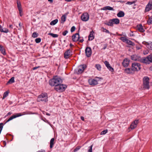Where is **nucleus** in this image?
Returning <instances> with one entry per match:
<instances>
[{
  "instance_id": "f257e3e1",
  "label": "nucleus",
  "mask_w": 152,
  "mask_h": 152,
  "mask_svg": "<svg viewBox=\"0 0 152 152\" xmlns=\"http://www.w3.org/2000/svg\"><path fill=\"white\" fill-rule=\"evenodd\" d=\"M62 81L61 79L57 76L54 77L53 79L50 80L49 84L52 86L56 87L59 84L62 83Z\"/></svg>"
},
{
  "instance_id": "f03ea898",
  "label": "nucleus",
  "mask_w": 152,
  "mask_h": 152,
  "mask_svg": "<svg viewBox=\"0 0 152 152\" xmlns=\"http://www.w3.org/2000/svg\"><path fill=\"white\" fill-rule=\"evenodd\" d=\"M37 101L38 102L42 101L47 102L48 101V97L47 94H42L39 95Z\"/></svg>"
},
{
  "instance_id": "7ed1b4c3",
  "label": "nucleus",
  "mask_w": 152,
  "mask_h": 152,
  "mask_svg": "<svg viewBox=\"0 0 152 152\" xmlns=\"http://www.w3.org/2000/svg\"><path fill=\"white\" fill-rule=\"evenodd\" d=\"M67 87V86L65 85L59 84L56 87H55V89L57 91L61 92L64 91Z\"/></svg>"
},
{
  "instance_id": "20e7f679",
  "label": "nucleus",
  "mask_w": 152,
  "mask_h": 152,
  "mask_svg": "<svg viewBox=\"0 0 152 152\" xmlns=\"http://www.w3.org/2000/svg\"><path fill=\"white\" fill-rule=\"evenodd\" d=\"M149 78L148 77H146L143 78V86L145 89H148L149 86Z\"/></svg>"
},
{
  "instance_id": "39448f33",
  "label": "nucleus",
  "mask_w": 152,
  "mask_h": 152,
  "mask_svg": "<svg viewBox=\"0 0 152 152\" xmlns=\"http://www.w3.org/2000/svg\"><path fill=\"white\" fill-rule=\"evenodd\" d=\"M131 67L134 72L139 71L141 69L140 64L137 63L135 62L132 63Z\"/></svg>"
},
{
  "instance_id": "423d86ee",
  "label": "nucleus",
  "mask_w": 152,
  "mask_h": 152,
  "mask_svg": "<svg viewBox=\"0 0 152 152\" xmlns=\"http://www.w3.org/2000/svg\"><path fill=\"white\" fill-rule=\"evenodd\" d=\"M86 67V66L85 64L80 65L78 67V69L77 70V74L82 73Z\"/></svg>"
},
{
  "instance_id": "0eeeda50",
  "label": "nucleus",
  "mask_w": 152,
  "mask_h": 152,
  "mask_svg": "<svg viewBox=\"0 0 152 152\" xmlns=\"http://www.w3.org/2000/svg\"><path fill=\"white\" fill-rule=\"evenodd\" d=\"M89 15L87 12L82 14L81 16V20L83 21H87L89 19Z\"/></svg>"
},
{
  "instance_id": "6e6552de",
  "label": "nucleus",
  "mask_w": 152,
  "mask_h": 152,
  "mask_svg": "<svg viewBox=\"0 0 152 152\" xmlns=\"http://www.w3.org/2000/svg\"><path fill=\"white\" fill-rule=\"evenodd\" d=\"M138 122V120H135L132 123L130 127L129 128V129H133L137 127Z\"/></svg>"
},
{
  "instance_id": "1a4fd4ad",
  "label": "nucleus",
  "mask_w": 152,
  "mask_h": 152,
  "mask_svg": "<svg viewBox=\"0 0 152 152\" xmlns=\"http://www.w3.org/2000/svg\"><path fill=\"white\" fill-rule=\"evenodd\" d=\"M72 52L70 49L67 50L64 53V58L67 59L69 58L72 55Z\"/></svg>"
},
{
  "instance_id": "9d476101",
  "label": "nucleus",
  "mask_w": 152,
  "mask_h": 152,
  "mask_svg": "<svg viewBox=\"0 0 152 152\" xmlns=\"http://www.w3.org/2000/svg\"><path fill=\"white\" fill-rule=\"evenodd\" d=\"M88 82L90 85L93 86L96 85L98 83L97 81L95 79H90L88 80Z\"/></svg>"
},
{
  "instance_id": "9b49d317",
  "label": "nucleus",
  "mask_w": 152,
  "mask_h": 152,
  "mask_svg": "<svg viewBox=\"0 0 152 152\" xmlns=\"http://www.w3.org/2000/svg\"><path fill=\"white\" fill-rule=\"evenodd\" d=\"M104 63L109 70L112 72L113 71L114 69L113 68L110 66V64L108 61H105L104 62Z\"/></svg>"
},
{
  "instance_id": "f8f14e48",
  "label": "nucleus",
  "mask_w": 152,
  "mask_h": 152,
  "mask_svg": "<svg viewBox=\"0 0 152 152\" xmlns=\"http://www.w3.org/2000/svg\"><path fill=\"white\" fill-rule=\"evenodd\" d=\"M141 57L138 55H134L131 56V59L134 61H140Z\"/></svg>"
},
{
  "instance_id": "ddd939ff",
  "label": "nucleus",
  "mask_w": 152,
  "mask_h": 152,
  "mask_svg": "<svg viewBox=\"0 0 152 152\" xmlns=\"http://www.w3.org/2000/svg\"><path fill=\"white\" fill-rule=\"evenodd\" d=\"M85 53L87 57L90 56L91 54V48L88 47H87L85 50Z\"/></svg>"
},
{
  "instance_id": "4468645a",
  "label": "nucleus",
  "mask_w": 152,
  "mask_h": 152,
  "mask_svg": "<svg viewBox=\"0 0 152 152\" xmlns=\"http://www.w3.org/2000/svg\"><path fill=\"white\" fill-rule=\"evenodd\" d=\"M72 40L74 42H77L79 40L80 36L79 34L76 33L72 35Z\"/></svg>"
},
{
  "instance_id": "2eb2a0df",
  "label": "nucleus",
  "mask_w": 152,
  "mask_h": 152,
  "mask_svg": "<svg viewBox=\"0 0 152 152\" xmlns=\"http://www.w3.org/2000/svg\"><path fill=\"white\" fill-rule=\"evenodd\" d=\"M152 9V1L149 2L148 4L146 5L145 7L146 11L148 12L149 11Z\"/></svg>"
},
{
  "instance_id": "dca6fc26",
  "label": "nucleus",
  "mask_w": 152,
  "mask_h": 152,
  "mask_svg": "<svg viewBox=\"0 0 152 152\" xmlns=\"http://www.w3.org/2000/svg\"><path fill=\"white\" fill-rule=\"evenodd\" d=\"M140 61L142 63L146 64H149L148 56H147L146 57H144L142 58H141L140 60Z\"/></svg>"
},
{
  "instance_id": "f3484780",
  "label": "nucleus",
  "mask_w": 152,
  "mask_h": 152,
  "mask_svg": "<svg viewBox=\"0 0 152 152\" xmlns=\"http://www.w3.org/2000/svg\"><path fill=\"white\" fill-rule=\"evenodd\" d=\"M137 30L140 32H142L145 31V30L143 26L141 24L138 25L137 26Z\"/></svg>"
},
{
  "instance_id": "a211bd4d",
  "label": "nucleus",
  "mask_w": 152,
  "mask_h": 152,
  "mask_svg": "<svg viewBox=\"0 0 152 152\" xmlns=\"http://www.w3.org/2000/svg\"><path fill=\"white\" fill-rule=\"evenodd\" d=\"M124 71L126 73L130 74H133L134 72L132 68H126L124 69Z\"/></svg>"
},
{
  "instance_id": "6ab92c4d",
  "label": "nucleus",
  "mask_w": 152,
  "mask_h": 152,
  "mask_svg": "<svg viewBox=\"0 0 152 152\" xmlns=\"http://www.w3.org/2000/svg\"><path fill=\"white\" fill-rule=\"evenodd\" d=\"M129 60L127 58H125L122 62V65L125 67H127L129 65Z\"/></svg>"
},
{
  "instance_id": "aec40b11",
  "label": "nucleus",
  "mask_w": 152,
  "mask_h": 152,
  "mask_svg": "<svg viewBox=\"0 0 152 152\" xmlns=\"http://www.w3.org/2000/svg\"><path fill=\"white\" fill-rule=\"evenodd\" d=\"M68 13H66L62 16L61 18V23H64L66 21Z\"/></svg>"
},
{
  "instance_id": "412c9836",
  "label": "nucleus",
  "mask_w": 152,
  "mask_h": 152,
  "mask_svg": "<svg viewBox=\"0 0 152 152\" xmlns=\"http://www.w3.org/2000/svg\"><path fill=\"white\" fill-rule=\"evenodd\" d=\"M18 117H19V113H17L15 115H12L7 120V121L5 122V124L12 120L13 119Z\"/></svg>"
},
{
  "instance_id": "4be33fe9",
  "label": "nucleus",
  "mask_w": 152,
  "mask_h": 152,
  "mask_svg": "<svg viewBox=\"0 0 152 152\" xmlns=\"http://www.w3.org/2000/svg\"><path fill=\"white\" fill-rule=\"evenodd\" d=\"M143 43L145 45L148 49L152 50V42L148 43L144 42H143Z\"/></svg>"
},
{
  "instance_id": "5701e85b",
  "label": "nucleus",
  "mask_w": 152,
  "mask_h": 152,
  "mask_svg": "<svg viewBox=\"0 0 152 152\" xmlns=\"http://www.w3.org/2000/svg\"><path fill=\"white\" fill-rule=\"evenodd\" d=\"M104 24L109 26H113V25L112 19L108 21H106Z\"/></svg>"
},
{
  "instance_id": "b1692460",
  "label": "nucleus",
  "mask_w": 152,
  "mask_h": 152,
  "mask_svg": "<svg viewBox=\"0 0 152 152\" xmlns=\"http://www.w3.org/2000/svg\"><path fill=\"white\" fill-rule=\"evenodd\" d=\"M94 32L92 31L90 32V34L88 36V40H92L94 38Z\"/></svg>"
},
{
  "instance_id": "393cba45",
  "label": "nucleus",
  "mask_w": 152,
  "mask_h": 152,
  "mask_svg": "<svg viewBox=\"0 0 152 152\" xmlns=\"http://www.w3.org/2000/svg\"><path fill=\"white\" fill-rule=\"evenodd\" d=\"M102 10H114V9L113 7H111L109 6L105 7H103L102 9Z\"/></svg>"
},
{
  "instance_id": "a878e982",
  "label": "nucleus",
  "mask_w": 152,
  "mask_h": 152,
  "mask_svg": "<svg viewBox=\"0 0 152 152\" xmlns=\"http://www.w3.org/2000/svg\"><path fill=\"white\" fill-rule=\"evenodd\" d=\"M0 31L6 33H7L9 31L8 29L5 28H3L1 26L0 27Z\"/></svg>"
},
{
  "instance_id": "bb28decb",
  "label": "nucleus",
  "mask_w": 152,
  "mask_h": 152,
  "mask_svg": "<svg viewBox=\"0 0 152 152\" xmlns=\"http://www.w3.org/2000/svg\"><path fill=\"white\" fill-rule=\"evenodd\" d=\"M112 20L113 24H117L119 23V20L118 18H113Z\"/></svg>"
},
{
  "instance_id": "cd10ccee",
  "label": "nucleus",
  "mask_w": 152,
  "mask_h": 152,
  "mask_svg": "<svg viewBox=\"0 0 152 152\" xmlns=\"http://www.w3.org/2000/svg\"><path fill=\"white\" fill-rule=\"evenodd\" d=\"M124 15V13L122 11H120L117 14V16L119 17H123Z\"/></svg>"
},
{
  "instance_id": "c85d7f7f",
  "label": "nucleus",
  "mask_w": 152,
  "mask_h": 152,
  "mask_svg": "<svg viewBox=\"0 0 152 152\" xmlns=\"http://www.w3.org/2000/svg\"><path fill=\"white\" fill-rule=\"evenodd\" d=\"M14 82V77H12L9 80L7 83V85L11 84Z\"/></svg>"
},
{
  "instance_id": "c756f323",
  "label": "nucleus",
  "mask_w": 152,
  "mask_h": 152,
  "mask_svg": "<svg viewBox=\"0 0 152 152\" xmlns=\"http://www.w3.org/2000/svg\"><path fill=\"white\" fill-rule=\"evenodd\" d=\"M0 51L4 55H5L6 54V53L5 52V50L3 46L0 47Z\"/></svg>"
},
{
  "instance_id": "7c9ffc66",
  "label": "nucleus",
  "mask_w": 152,
  "mask_h": 152,
  "mask_svg": "<svg viewBox=\"0 0 152 152\" xmlns=\"http://www.w3.org/2000/svg\"><path fill=\"white\" fill-rule=\"evenodd\" d=\"M126 42L128 44L130 45L133 46L134 45V43L132 41L128 39L126 40Z\"/></svg>"
},
{
  "instance_id": "2f4dec72",
  "label": "nucleus",
  "mask_w": 152,
  "mask_h": 152,
  "mask_svg": "<svg viewBox=\"0 0 152 152\" xmlns=\"http://www.w3.org/2000/svg\"><path fill=\"white\" fill-rule=\"evenodd\" d=\"M54 139L52 138L51 139L50 141V147L51 148H52L54 144Z\"/></svg>"
},
{
  "instance_id": "473e14b6",
  "label": "nucleus",
  "mask_w": 152,
  "mask_h": 152,
  "mask_svg": "<svg viewBox=\"0 0 152 152\" xmlns=\"http://www.w3.org/2000/svg\"><path fill=\"white\" fill-rule=\"evenodd\" d=\"M58 20L57 19L54 20L50 23V25H54L58 22Z\"/></svg>"
},
{
  "instance_id": "72a5a7b5",
  "label": "nucleus",
  "mask_w": 152,
  "mask_h": 152,
  "mask_svg": "<svg viewBox=\"0 0 152 152\" xmlns=\"http://www.w3.org/2000/svg\"><path fill=\"white\" fill-rule=\"evenodd\" d=\"M95 67L99 71H100L101 70V66L99 64H96L95 65Z\"/></svg>"
},
{
  "instance_id": "f704fd0d",
  "label": "nucleus",
  "mask_w": 152,
  "mask_h": 152,
  "mask_svg": "<svg viewBox=\"0 0 152 152\" xmlns=\"http://www.w3.org/2000/svg\"><path fill=\"white\" fill-rule=\"evenodd\" d=\"M147 23L149 25L152 24V16L150 17L148 20Z\"/></svg>"
},
{
  "instance_id": "c9c22d12",
  "label": "nucleus",
  "mask_w": 152,
  "mask_h": 152,
  "mask_svg": "<svg viewBox=\"0 0 152 152\" xmlns=\"http://www.w3.org/2000/svg\"><path fill=\"white\" fill-rule=\"evenodd\" d=\"M9 93L8 91H6L4 93L3 99H4L8 96Z\"/></svg>"
},
{
  "instance_id": "e433bc0d",
  "label": "nucleus",
  "mask_w": 152,
  "mask_h": 152,
  "mask_svg": "<svg viewBox=\"0 0 152 152\" xmlns=\"http://www.w3.org/2000/svg\"><path fill=\"white\" fill-rule=\"evenodd\" d=\"M149 63L152 62V55L148 56Z\"/></svg>"
},
{
  "instance_id": "4c0bfd02",
  "label": "nucleus",
  "mask_w": 152,
  "mask_h": 152,
  "mask_svg": "<svg viewBox=\"0 0 152 152\" xmlns=\"http://www.w3.org/2000/svg\"><path fill=\"white\" fill-rule=\"evenodd\" d=\"M48 35L51 36L53 37H58V35L57 34H54L52 33H49Z\"/></svg>"
},
{
  "instance_id": "58836bf2",
  "label": "nucleus",
  "mask_w": 152,
  "mask_h": 152,
  "mask_svg": "<svg viewBox=\"0 0 152 152\" xmlns=\"http://www.w3.org/2000/svg\"><path fill=\"white\" fill-rule=\"evenodd\" d=\"M120 39L123 42H126V40L127 39L124 37H122L120 38Z\"/></svg>"
},
{
  "instance_id": "ea45409f",
  "label": "nucleus",
  "mask_w": 152,
  "mask_h": 152,
  "mask_svg": "<svg viewBox=\"0 0 152 152\" xmlns=\"http://www.w3.org/2000/svg\"><path fill=\"white\" fill-rule=\"evenodd\" d=\"M102 28L103 29L102 31L103 32H105V33H108V34L110 33V32L108 30H107V29H106L103 27H102Z\"/></svg>"
},
{
  "instance_id": "a19ab883",
  "label": "nucleus",
  "mask_w": 152,
  "mask_h": 152,
  "mask_svg": "<svg viewBox=\"0 0 152 152\" xmlns=\"http://www.w3.org/2000/svg\"><path fill=\"white\" fill-rule=\"evenodd\" d=\"M38 34L35 32H34L32 34V37L34 38L37 37L38 36Z\"/></svg>"
},
{
  "instance_id": "79ce46f5",
  "label": "nucleus",
  "mask_w": 152,
  "mask_h": 152,
  "mask_svg": "<svg viewBox=\"0 0 152 152\" xmlns=\"http://www.w3.org/2000/svg\"><path fill=\"white\" fill-rule=\"evenodd\" d=\"M135 1H128L126 3V4H128V5H131L132 4L135 3Z\"/></svg>"
},
{
  "instance_id": "37998d69",
  "label": "nucleus",
  "mask_w": 152,
  "mask_h": 152,
  "mask_svg": "<svg viewBox=\"0 0 152 152\" xmlns=\"http://www.w3.org/2000/svg\"><path fill=\"white\" fill-rule=\"evenodd\" d=\"M41 39L40 38H37L35 39V41L37 43H39L40 42Z\"/></svg>"
},
{
  "instance_id": "c03bdc74",
  "label": "nucleus",
  "mask_w": 152,
  "mask_h": 152,
  "mask_svg": "<svg viewBox=\"0 0 152 152\" xmlns=\"http://www.w3.org/2000/svg\"><path fill=\"white\" fill-rule=\"evenodd\" d=\"M107 132V130H106L102 131L101 133V135L104 134H106Z\"/></svg>"
},
{
  "instance_id": "a18cd8bd",
  "label": "nucleus",
  "mask_w": 152,
  "mask_h": 152,
  "mask_svg": "<svg viewBox=\"0 0 152 152\" xmlns=\"http://www.w3.org/2000/svg\"><path fill=\"white\" fill-rule=\"evenodd\" d=\"M75 29V26H73L71 29V31L72 32L74 31Z\"/></svg>"
},
{
  "instance_id": "49530a36",
  "label": "nucleus",
  "mask_w": 152,
  "mask_h": 152,
  "mask_svg": "<svg viewBox=\"0 0 152 152\" xmlns=\"http://www.w3.org/2000/svg\"><path fill=\"white\" fill-rule=\"evenodd\" d=\"M93 147V145H91V146L89 147L90 148L88 150V152H92V148Z\"/></svg>"
},
{
  "instance_id": "de8ad7c7",
  "label": "nucleus",
  "mask_w": 152,
  "mask_h": 152,
  "mask_svg": "<svg viewBox=\"0 0 152 152\" xmlns=\"http://www.w3.org/2000/svg\"><path fill=\"white\" fill-rule=\"evenodd\" d=\"M68 31L67 30L65 31H63L62 33V34L64 36H65L68 33Z\"/></svg>"
},
{
  "instance_id": "09e8293b",
  "label": "nucleus",
  "mask_w": 152,
  "mask_h": 152,
  "mask_svg": "<svg viewBox=\"0 0 152 152\" xmlns=\"http://www.w3.org/2000/svg\"><path fill=\"white\" fill-rule=\"evenodd\" d=\"M20 16H22L23 15V13L22 12V11L20 8Z\"/></svg>"
},
{
  "instance_id": "8fccbe9b",
  "label": "nucleus",
  "mask_w": 152,
  "mask_h": 152,
  "mask_svg": "<svg viewBox=\"0 0 152 152\" xmlns=\"http://www.w3.org/2000/svg\"><path fill=\"white\" fill-rule=\"evenodd\" d=\"M39 67H40L39 66H37V67H35L33 68V70H35L36 69H37V68H39Z\"/></svg>"
},
{
  "instance_id": "3c124183",
  "label": "nucleus",
  "mask_w": 152,
  "mask_h": 152,
  "mask_svg": "<svg viewBox=\"0 0 152 152\" xmlns=\"http://www.w3.org/2000/svg\"><path fill=\"white\" fill-rule=\"evenodd\" d=\"M45 152V150H41L40 151H37L36 152Z\"/></svg>"
},
{
  "instance_id": "603ef678",
  "label": "nucleus",
  "mask_w": 152,
  "mask_h": 152,
  "mask_svg": "<svg viewBox=\"0 0 152 152\" xmlns=\"http://www.w3.org/2000/svg\"><path fill=\"white\" fill-rule=\"evenodd\" d=\"M79 40V42H82L84 41V40L83 39H80Z\"/></svg>"
},
{
  "instance_id": "864d4df0",
  "label": "nucleus",
  "mask_w": 152,
  "mask_h": 152,
  "mask_svg": "<svg viewBox=\"0 0 152 152\" xmlns=\"http://www.w3.org/2000/svg\"><path fill=\"white\" fill-rule=\"evenodd\" d=\"M79 148H76V149H74V151L75 152L77 151V150H78L79 149Z\"/></svg>"
},
{
  "instance_id": "5fc2aeb1",
  "label": "nucleus",
  "mask_w": 152,
  "mask_h": 152,
  "mask_svg": "<svg viewBox=\"0 0 152 152\" xmlns=\"http://www.w3.org/2000/svg\"><path fill=\"white\" fill-rule=\"evenodd\" d=\"M17 4L18 9L19 10V3H18V1H17Z\"/></svg>"
},
{
  "instance_id": "6e6d98bb",
  "label": "nucleus",
  "mask_w": 152,
  "mask_h": 152,
  "mask_svg": "<svg viewBox=\"0 0 152 152\" xmlns=\"http://www.w3.org/2000/svg\"><path fill=\"white\" fill-rule=\"evenodd\" d=\"M9 28H10L11 29L12 28V25H10L9 26Z\"/></svg>"
},
{
  "instance_id": "4d7b16f0",
  "label": "nucleus",
  "mask_w": 152,
  "mask_h": 152,
  "mask_svg": "<svg viewBox=\"0 0 152 152\" xmlns=\"http://www.w3.org/2000/svg\"><path fill=\"white\" fill-rule=\"evenodd\" d=\"M12 114V113L11 112H9L7 114V115H10Z\"/></svg>"
},
{
  "instance_id": "13d9d810",
  "label": "nucleus",
  "mask_w": 152,
  "mask_h": 152,
  "mask_svg": "<svg viewBox=\"0 0 152 152\" xmlns=\"http://www.w3.org/2000/svg\"><path fill=\"white\" fill-rule=\"evenodd\" d=\"M81 119L83 121H84V117H81Z\"/></svg>"
},
{
  "instance_id": "bf43d9fd",
  "label": "nucleus",
  "mask_w": 152,
  "mask_h": 152,
  "mask_svg": "<svg viewBox=\"0 0 152 152\" xmlns=\"http://www.w3.org/2000/svg\"><path fill=\"white\" fill-rule=\"evenodd\" d=\"M50 2H52L53 0H48Z\"/></svg>"
},
{
  "instance_id": "052dcab7",
  "label": "nucleus",
  "mask_w": 152,
  "mask_h": 152,
  "mask_svg": "<svg viewBox=\"0 0 152 152\" xmlns=\"http://www.w3.org/2000/svg\"><path fill=\"white\" fill-rule=\"evenodd\" d=\"M107 46V45H105V46H104V47L103 48V49H105L106 48Z\"/></svg>"
},
{
  "instance_id": "680f3d73",
  "label": "nucleus",
  "mask_w": 152,
  "mask_h": 152,
  "mask_svg": "<svg viewBox=\"0 0 152 152\" xmlns=\"http://www.w3.org/2000/svg\"><path fill=\"white\" fill-rule=\"evenodd\" d=\"M118 1V2H121L122 3H124V1Z\"/></svg>"
},
{
  "instance_id": "e2e57ef3",
  "label": "nucleus",
  "mask_w": 152,
  "mask_h": 152,
  "mask_svg": "<svg viewBox=\"0 0 152 152\" xmlns=\"http://www.w3.org/2000/svg\"><path fill=\"white\" fill-rule=\"evenodd\" d=\"M65 1H68V2L71 1L70 0H65Z\"/></svg>"
},
{
  "instance_id": "0e129e2a",
  "label": "nucleus",
  "mask_w": 152,
  "mask_h": 152,
  "mask_svg": "<svg viewBox=\"0 0 152 152\" xmlns=\"http://www.w3.org/2000/svg\"><path fill=\"white\" fill-rule=\"evenodd\" d=\"M46 115H48L50 116V114L47 113Z\"/></svg>"
},
{
  "instance_id": "69168bd1",
  "label": "nucleus",
  "mask_w": 152,
  "mask_h": 152,
  "mask_svg": "<svg viewBox=\"0 0 152 152\" xmlns=\"http://www.w3.org/2000/svg\"><path fill=\"white\" fill-rule=\"evenodd\" d=\"M70 45L71 47L73 45H72V44H70Z\"/></svg>"
},
{
  "instance_id": "338daca9",
  "label": "nucleus",
  "mask_w": 152,
  "mask_h": 152,
  "mask_svg": "<svg viewBox=\"0 0 152 152\" xmlns=\"http://www.w3.org/2000/svg\"><path fill=\"white\" fill-rule=\"evenodd\" d=\"M19 115H20V116L22 115L20 113Z\"/></svg>"
},
{
  "instance_id": "774afa93",
  "label": "nucleus",
  "mask_w": 152,
  "mask_h": 152,
  "mask_svg": "<svg viewBox=\"0 0 152 152\" xmlns=\"http://www.w3.org/2000/svg\"><path fill=\"white\" fill-rule=\"evenodd\" d=\"M75 0H70V1H75Z\"/></svg>"
}]
</instances>
